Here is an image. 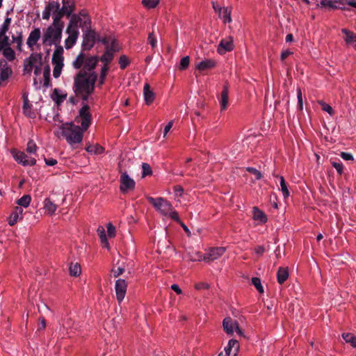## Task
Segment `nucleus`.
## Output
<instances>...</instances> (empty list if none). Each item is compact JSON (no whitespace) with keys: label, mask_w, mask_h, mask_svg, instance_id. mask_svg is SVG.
I'll use <instances>...</instances> for the list:
<instances>
[{"label":"nucleus","mask_w":356,"mask_h":356,"mask_svg":"<svg viewBox=\"0 0 356 356\" xmlns=\"http://www.w3.org/2000/svg\"><path fill=\"white\" fill-rule=\"evenodd\" d=\"M341 157L346 161H353V156L350 153L348 152H341L340 154Z\"/></svg>","instance_id":"obj_59"},{"label":"nucleus","mask_w":356,"mask_h":356,"mask_svg":"<svg viewBox=\"0 0 356 356\" xmlns=\"http://www.w3.org/2000/svg\"><path fill=\"white\" fill-rule=\"evenodd\" d=\"M42 33L40 28H34L29 33L26 40V45L31 51H34L36 49H40L38 42L42 40Z\"/></svg>","instance_id":"obj_10"},{"label":"nucleus","mask_w":356,"mask_h":356,"mask_svg":"<svg viewBox=\"0 0 356 356\" xmlns=\"http://www.w3.org/2000/svg\"><path fill=\"white\" fill-rule=\"evenodd\" d=\"M159 2L160 0H142L143 6L147 9L155 8Z\"/></svg>","instance_id":"obj_42"},{"label":"nucleus","mask_w":356,"mask_h":356,"mask_svg":"<svg viewBox=\"0 0 356 356\" xmlns=\"http://www.w3.org/2000/svg\"><path fill=\"white\" fill-rule=\"evenodd\" d=\"M147 200L161 215L179 222L177 212L174 210L172 205L168 201L163 197L154 198L152 197H148Z\"/></svg>","instance_id":"obj_5"},{"label":"nucleus","mask_w":356,"mask_h":356,"mask_svg":"<svg viewBox=\"0 0 356 356\" xmlns=\"http://www.w3.org/2000/svg\"><path fill=\"white\" fill-rule=\"evenodd\" d=\"M216 65V62L215 60L205 59L196 63V70L201 73L213 68Z\"/></svg>","instance_id":"obj_21"},{"label":"nucleus","mask_w":356,"mask_h":356,"mask_svg":"<svg viewBox=\"0 0 356 356\" xmlns=\"http://www.w3.org/2000/svg\"><path fill=\"white\" fill-rule=\"evenodd\" d=\"M148 42L152 48H154L157 44V40L153 33H150L148 35Z\"/></svg>","instance_id":"obj_56"},{"label":"nucleus","mask_w":356,"mask_h":356,"mask_svg":"<svg viewBox=\"0 0 356 356\" xmlns=\"http://www.w3.org/2000/svg\"><path fill=\"white\" fill-rule=\"evenodd\" d=\"M12 154L15 160L24 166H32L36 163L35 158L33 157L31 154L29 156L24 152L15 151H13Z\"/></svg>","instance_id":"obj_13"},{"label":"nucleus","mask_w":356,"mask_h":356,"mask_svg":"<svg viewBox=\"0 0 356 356\" xmlns=\"http://www.w3.org/2000/svg\"><path fill=\"white\" fill-rule=\"evenodd\" d=\"M38 147L33 140H29L26 145V152L30 154H35L37 152Z\"/></svg>","instance_id":"obj_45"},{"label":"nucleus","mask_w":356,"mask_h":356,"mask_svg":"<svg viewBox=\"0 0 356 356\" xmlns=\"http://www.w3.org/2000/svg\"><path fill=\"white\" fill-rule=\"evenodd\" d=\"M58 19L53 20L42 33V44L44 47H56L51 58L54 65L53 76L58 78L62 72L64 66L63 48L60 45L62 39L64 23H58Z\"/></svg>","instance_id":"obj_1"},{"label":"nucleus","mask_w":356,"mask_h":356,"mask_svg":"<svg viewBox=\"0 0 356 356\" xmlns=\"http://www.w3.org/2000/svg\"><path fill=\"white\" fill-rule=\"evenodd\" d=\"M62 4L61 11L63 12V15L71 17L73 15L72 13L75 9L74 0H62Z\"/></svg>","instance_id":"obj_23"},{"label":"nucleus","mask_w":356,"mask_h":356,"mask_svg":"<svg viewBox=\"0 0 356 356\" xmlns=\"http://www.w3.org/2000/svg\"><path fill=\"white\" fill-rule=\"evenodd\" d=\"M247 170L248 172H250V173H252V175H254L255 177V179L257 180L261 179V177H262L261 173L256 168L250 167V168H247Z\"/></svg>","instance_id":"obj_54"},{"label":"nucleus","mask_w":356,"mask_h":356,"mask_svg":"<svg viewBox=\"0 0 356 356\" xmlns=\"http://www.w3.org/2000/svg\"><path fill=\"white\" fill-rule=\"evenodd\" d=\"M23 218V209L21 207H15L14 211L10 214L8 219V224L13 226L18 220H22Z\"/></svg>","instance_id":"obj_26"},{"label":"nucleus","mask_w":356,"mask_h":356,"mask_svg":"<svg viewBox=\"0 0 356 356\" xmlns=\"http://www.w3.org/2000/svg\"><path fill=\"white\" fill-rule=\"evenodd\" d=\"M42 64V55L40 53L31 54L29 58L24 60V74L30 75L33 71L36 76L40 75Z\"/></svg>","instance_id":"obj_6"},{"label":"nucleus","mask_w":356,"mask_h":356,"mask_svg":"<svg viewBox=\"0 0 356 356\" xmlns=\"http://www.w3.org/2000/svg\"><path fill=\"white\" fill-rule=\"evenodd\" d=\"M104 42L105 44H106V49H108L109 51H111L113 53L118 51L119 47H118V43L116 42L115 40H113L111 41V44H109L108 42L106 41H104Z\"/></svg>","instance_id":"obj_49"},{"label":"nucleus","mask_w":356,"mask_h":356,"mask_svg":"<svg viewBox=\"0 0 356 356\" xmlns=\"http://www.w3.org/2000/svg\"><path fill=\"white\" fill-rule=\"evenodd\" d=\"M252 284L254 286L257 290L260 293H263L264 292L263 286L261 284V280L258 277H253L252 279Z\"/></svg>","instance_id":"obj_46"},{"label":"nucleus","mask_w":356,"mask_h":356,"mask_svg":"<svg viewBox=\"0 0 356 356\" xmlns=\"http://www.w3.org/2000/svg\"><path fill=\"white\" fill-rule=\"evenodd\" d=\"M142 169H143V177H145L147 175H150L152 173L151 167L148 163H143L142 164Z\"/></svg>","instance_id":"obj_52"},{"label":"nucleus","mask_w":356,"mask_h":356,"mask_svg":"<svg viewBox=\"0 0 356 356\" xmlns=\"http://www.w3.org/2000/svg\"><path fill=\"white\" fill-rule=\"evenodd\" d=\"M232 7H223L221 14H219L220 17L222 19L225 24L232 22Z\"/></svg>","instance_id":"obj_33"},{"label":"nucleus","mask_w":356,"mask_h":356,"mask_svg":"<svg viewBox=\"0 0 356 356\" xmlns=\"http://www.w3.org/2000/svg\"><path fill=\"white\" fill-rule=\"evenodd\" d=\"M319 6L329 8H342L339 5H338L337 1H334L332 0H321Z\"/></svg>","instance_id":"obj_39"},{"label":"nucleus","mask_w":356,"mask_h":356,"mask_svg":"<svg viewBox=\"0 0 356 356\" xmlns=\"http://www.w3.org/2000/svg\"><path fill=\"white\" fill-rule=\"evenodd\" d=\"M252 218L257 225L265 224L268 220L267 216L257 207L252 209Z\"/></svg>","instance_id":"obj_22"},{"label":"nucleus","mask_w":356,"mask_h":356,"mask_svg":"<svg viewBox=\"0 0 356 356\" xmlns=\"http://www.w3.org/2000/svg\"><path fill=\"white\" fill-rule=\"evenodd\" d=\"M229 87L227 84L223 86L222 91L219 98L221 111H225L228 106Z\"/></svg>","instance_id":"obj_27"},{"label":"nucleus","mask_w":356,"mask_h":356,"mask_svg":"<svg viewBox=\"0 0 356 356\" xmlns=\"http://www.w3.org/2000/svg\"><path fill=\"white\" fill-rule=\"evenodd\" d=\"M189 63H190V58L188 56L183 57L180 60L179 69L181 70H184L186 69L189 65Z\"/></svg>","instance_id":"obj_50"},{"label":"nucleus","mask_w":356,"mask_h":356,"mask_svg":"<svg viewBox=\"0 0 356 356\" xmlns=\"http://www.w3.org/2000/svg\"><path fill=\"white\" fill-rule=\"evenodd\" d=\"M12 74V70L8 62L4 59H0V82L6 81Z\"/></svg>","instance_id":"obj_19"},{"label":"nucleus","mask_w":356,"mask_h":356,"mask_svg":"<svg viewBox=\"0 0 356 356\" xmlns=\"http://www.w3.org/2000/svg\"><path fill=\"white\" fill-rule=\"evenodd\" d=\"M12 42L17 44V50L22 51V46L23 44V40H22V36L21 34H19L18 36L13 35L11 42Z\"/></svg>","instance_id":"obj_48"},{"label":"nucleus","mask_w":356,"mask_h":356,"mask_svg":"<svg viewBox=\"0 0 356 356\" xmlns=\"http://www.w3.org/2000/svg\"><path fill=\"white\" fill-rule=\"evenodd\" d=\"M24 105H23V113L28 117L33 118L35 117V113L31 109V105L29 104L27 96L23 95Z\"/></svg>","instance_id":"obj_31"},{"label":"nucleus","mask_w":356,"mask_h":356,"mask_svg":"<svg viewBox=\"0 0 356 356\" xmlns=\"http://www.w3.org/2000/svg\"><path fill=\"white\" fill-rule=\"evenodd\" d=\"M280 179V189L282 193V195L284 198H286L289 196V191L287 188V185L285 182V180L282 176H277Z\"/></svg>","instance_id":"obj_40"},{"label":"nucleus","mask_w":356,"mask_h":356,"mask_svg":"<svg viewBox=\"0 0 356 356\" xmlns=\"http://www.w3.org/2000/svg\"><path fill=\"white\" fill-rule=\"evenodd\" d=\"M97 232L99 234V236L101 240V243H102L103 248L108 250L110 248V246H109V243H108V241L106 238V235L105 229H104V227L99 226Z\"/></svg>","instance_id":"obj_32"},{"label":"nucleus","mask_w":356,"mask_h":356,"mask_svg":"<svg viewBox=\"0 0 356 356\" xmlns=\"http://www.w3.org/2000/svg\"><path fill=\"white\" fill-rule=\"evenodd\" d=\"M11 21L12 20L10 17H6L3 24L0 26V41L4 40V38L10 39L9 37L6 35V33L9 30Z\"/></svg>","instance_id":"obj_29"},{"label":"nucleus","mask_w":356,"mask_h":356,"mask_svg":"<svg viewBox=\"0 0 356 356\" xmlns=\"http://www.w3.org/2000/svg\"><path fill=\"white\" fill-rule=\"evenodd\" d=\"M187 256L189 259V260L192 261H204V255H202L200 252L197 251H192V252H187Z\"/></svg>","instance_id":"obj_36"},{"label":"nucleus","mask_w":356,"mask_h":356,"mask_svg":"<svg viewBox=\"0 0 356 356\" xmlns=\"http://www.w3.org/2000/svg\"><path fill=\"white\" fill-rule=\"evenodd\" d=\"M135 187V181L131 179L126 172H122L120 177V190L125 193L129 190L134 189Z\"/></svg>","instance_id":"obj_17"},{"label":"nucleus","mask_w":356,"mask_h":356,"mask_svg":"<svg viewBox=\"0 0 356 356\" xmlns=\"http://www.w3.org/2000/svg\"><path fill=\"white\" fill-rule=\"evenodd\" d=\"M124 272V268L123 266H118L117 265L113 266L111 270V273L114 277H118L122 275Z\"/></svg>","instance_id":"obj_47"},{"label":"nucleus","mask_w":356,"mask_h":356,"mask_svg":"<svg viewBox=\"0 0 356 356\" xmlns=\"http://www.w3.org/2000/svg\"><path fill=\"white\" fill-rule=\"evenodd\" d=\"M97 56H86L85 57L83 70L87 72H94L92 70L96 67L98 63Z\"/></svg>","instance_id":"obj_20"},{"label":"nucleus","mask_w":356,"mask_h":356,"mask_svg":"<svg viewBox=\"0 0 356 356\" xmlns=\"http://www.w3.org/2000/svg\"><path fill=\"white\" fill-rule=\"evenodd\" d=\"M239 350V343L236 339H230L225 347L224 351L218 354V356H236Z\"/></svg>","instance_id":"obj_16"},{"label":"nucleus","mask_w":356,"mask_h":356,"mask_svg":"<svg viewBox=\"0 0 356 356\" xmlns=\"http://www.w3.org/2000/svg\"><path fill=\"white\" fill-rule=\"evenodd\" d=\"M67 97V92L59 88H55L51 95L52 100L58 106L61 104L66 99Z\"/></svg>","instance_id":"obj_24"},{"label":"nucleus","mask_w":356,"mask_h":356,"mask_svg":"<svg viewBox=\"0 0 356 356\" xmlns=\"http://www.w3.org/2000/svg\"><path fill=\"white\" fill-rule=\"evenodd\" d=\"M289 277L287 268L280 267L277 273V279L279 284H283Z\"/></svg>","instance_id":"obj_34"},{"label":"nucleus","mask_w":356,"mask_h":356,"mask_svg":"<svg viewBox=\"0 0 356 356\" xmlns=\"http://www.w3.org/2000/svg\"><path fill=\"white\" fill-rule=\"evenodd\" d=\"M58 208V206L54 204L50 198H46L44 200V209L45 211V213L51 216L54 214L56 209Z\"/></svg>","instance_id":"obj_30"},{"label":"nucleus","mask_w":356,"mask_h":356,"mask_svg":"<svg viewBox=\"0 0 356 356\" xmlns=\"http://www.w3.org/2000/svg\"><path fill=\"white\" fill-rule=\"evenodd\" d=\"M113 59V53L106 49V52L101 56L100 60L104 63V65H108V64Z\"/></svg>","instance_id":"obj_37"},{"label":"nucleus","mask_w":356,"mask_h":356,"mask_svg":"<svg viewBox=\"0 0 356 356\" xmlns=\"http://www.w3.org/2000/svg\"><path fill=\"white\" fill-rule=\"evenodd\" d=\"M97 79V75L95 72L79 71L74 78L72 87L76 97L84 102L91 99Z\"/></svg>","instance_id":"obj_2"},{"label":"nucleus","mask_w":356,"mask_h":356,"mask_svg":"<svg viewBox=\"0 0 356 356\" xmlns=\"http://www.w3.org/2000/svg\"><path fill=\"white\" fill-rule=\"evenodd\" d=\"M109 70L108 65H104L101 69L100 76L106 77Z\"/></svg>","instance_id":"obj_64"},{"label":"nucleus","mask_w":356,"mask_h":356,"mask_svg":"<svg viewBox=\"0 0 356 356\" xmlns=\"http://www.w3.org/2000/svg\"><path fill=\"white\" fill-rule=\"evenodd\" d=\"M107 232L110 237H114L115 235V228L111 223L107 225Z\"/></svg>","instance_id":"obj_58"},{"label":"nucleus","mask_w":356,"mask_h":356,"mask_svg":"<svg viewBox=\"0 0 356 356\" xmlns=\"http://www.w3.org/2000/svg\"><path fill=\"white\" fill-rule=\"evenodd\" d=\"M81 266L78 263L71 264L70 266V273L72 276L77 277L81 274Z\"/></svg>","instance_id":"obj_43"},{"label":"nucleus","mask_w":356,"mask_h":356,"mask_svg":"<svg viewBox=\"0 0 356 356\" xmlns=\"http://www.w3.org/2000/svg\"><path fill=\"white\" fill-rule=\"evenodd\" d=\"M89 106L85 104L79 111L77 122L81 124V129L86 131L91 123V114L89 111Z\"/></svg>","instance_id":"obj_11"},{"label":"nucleus","mask_w":356,"mask_h":356,"mask_svg":"<svg viewBox=\"0 0 356 356\" xmlns=\"http://www.w3.org/2000/svg\"><path fill=\"white\" fill-rule=\"evenodd\" d=\"M234 49L233 38L228 36L222 39L218 47V52L220 54H224L227 51H230Z\"/></svg>","instance_id":"obj_18"},{"label":"nucleus","mask_w":356,"mask_h":356,"mask_svg":"<svg viewBox=\"0 0 356 356\" xmlns=\"http://www.w3.org/2000/svg\"><path fill=\"white\" fill-rule=\"evenodd\" d=\"M341 32L344 34L343 40L346 44L356 49V34L346 29H343Z\"/></svg>","instance_id":"obj_25"},{"label":"nucleus","mask_w":356,"mask_h":356,"mask_svg":"<svg viewBox=\"0 0 356 356\" xmlns=\"http://www.w3.org/2000/svg\"><path fill=\"white\" fill-rule=\"evenodd\" d=\"M225 250L224 247L209 248L204 255V261L209 262L218 259L225 252Z\"/></svg>","instance_id":"obj_15"},{"label":"nucleus","mask_w":356,"mask_h":356,"mask_svg":"<svg viewBox=\"0 0 356 356\" xmlns=\"http://www.w3.org/2000/svg\"><path fill=\"white\" fill-rule=\"evenodd\" d=\"M51 15H52L53 20L58 19V23H63L61 19L64 15L61 11L60 3L58 1H49L44 7L42 15V19L49 20Z\"/></svg>","instance_id":"obj_7"},{"label":"nucleus","mask_w":356,"mask_h":356,"mask_svg":"<svg viewBox=\"0 0 356 356\" xmlns=\"http://www.w3.org/2000/svg\"><path fill=\"white\" fill-rule=\"evenodd\" d=\"M297 98H298V107L300 110H302V106H303V102H302V91L300 88H298L297 89Z\"/></svg>","instance_id":"obj_57"},{"label":"nucleus","mask_w":356,"mask_h":356,"mask_svg":"<svg viewBox=\"0 0 356 356\" xmlns=\"http://www.w3.org/2000/svg\"><path fill=\"white\" fill-rule=\"evenodd\" d=\"M104 147L97 144L89 145L86 148V151L88 153L94 154H101L104 152Z\"/></svg>","instance_id":"obj_35"},{"label":"nucleus","mask_w":356,"mask_h":356,"mask_svg":"<svg viewBox=\"0 0 356 356\" xmlns=\"http://www.w3.org/2000/svg\"><path fill=\"white\" fill-rule=\"evenodd\" d=\"M129 59L126 56H121L119 59V65L121 69H124L129 65Z\"/></svg>","instance_id":"obj_53"},{"label":"nucleus","mask_w":356,"mask_h":356,"mask_svg":"<svg viewBox=\"0 0 356 356\" xmlns=\"http://www.w3.org/2000/svg\"><path fill=\"white\" fill-rule=\"evenodd\" d=\"M173 126V121L171 120L170 121L165 127L164 128V130H163V136L165 137L166 135L168 134V133L170 131V130L171 129V128Z\"/></svg>","instance_id":"obj_61"},{"label":"nucleus","mask_w":356,"mask_h":356,"mask_svg":"<svg viewBox=\"0 0 356 356\" xmlns=\"http://www.w3.org/2000/svg\"><path fill=\"white\" fill-rule=\"evenodd\" d=\"M83 131L77 125L73 123L62 124L57 130L54 131V134L58 138H65L70 145L79 143L83 139Z\"/></svg>","instance_id":"obj_4"},{"label":"nucleus","mask_w":356,"mask_h":356,"mask_svg":"<svg viewBox=\"0 0 356 356\" xmlns=\"http://www.w3.org/2000/svg\"><path fill=\"white\" fill-rule=\"evenodd\" d=\"M184 193V189L181 186L175 187V195L177 197H181Z\"/></svg>","instance_id":"obj_63"},{"label":"nucleus","mask_w":356,"mask_h":356,"mask_svg":"<svg viewBox=\"0 0 356 356\" xmlns=\"http://www.w3.org/2000/svg\"><path fill=\"white\" fill-rule=\"evenodd\" d=\"M128 287L127 282L124 279H118L115 283V298L119 305L125 298Z\"/></svg>","instance_id":"obj_12"},{"label":"nucleus","mask_w":356,"mask_h":356,"mask_svg":"<svg viewBox=\"0 0 356 356\" xmlns=\"http://www.w3.org/2000/svg\"><path fill=\"white\" fill-rule=\"evenodd\" d=\"M31 200V196L29 195H25L17 201V204L21 207L26 208L29 206Z\"/></svg>","instance_id":"obj_44"},{"label":"nucleus","mask_w":356,"mask_h":356,"mask_svg":"<svg viewBox=\"0 0 356 356\" xmlns=\"http://www.w3.org/2000/svg\"><path fill=\"white\" fill-rule=\"evenodd\" d=\"M90 17L88 13L82 10L78 14L73 15L66 29L67 38L65 40L64 44L66 49L72 48L77 42L79 36V29L88 28L89 26Z\"/></svg>","instance_id":"obj_3"},{"label":"nucleus","mask_w":356,"mask_h":356,"mask_svg":"<svg viewBox=\"0 0 356 356\" xmlns=\"http://www.w3.org/2000/svg\"><path fill=\"white\" fill-rule=\"evenodd\" d=\"M332 166L336 169L339 175H341L343 172V165L341 162H332Z\"/></svg>","instance_id":"obj_55"},{"label":"nucleus","mask_w":356,"mask_h":356,"mask_svg":"<svg viewBox=\"0 0 356 356\" xmlns=\"http://www.w3.org/2000/svg\"><path fill=\"white\" fill-rule=\"evenodd\" d=\"M342 337L346 343H349L352 347L356 348V337L355 335L351 333H343Z\"/></svg>","instance_id":"obj_41"},{"label":"nucleus","mask_w":356,"mask_h":356,"mask_svg":"<svg viewBox=\"0 0 356 356\" xmlns=\"http://www.w3.org/2000/svg\"><path fill=\"white\" fill-rule=\"evenodd\" d=\"M222 326L225 332L229 335L232 334L234 331L240 336L243 334L242 330L238 327V323L230 317H227L223 320Z\"/></svg>","instance_id":"obj_14"},{"label":"nucleus","mask_w":356,"mask_h":356,"mask_svg":"<svg viewBox=\"0 0 356 356\" xmlns=\"http://www.w3.org/2000/svg\"><path fill=\"white\" fill-rule=\"evenodd\" d=\"M0 54L3 56L4 60L13 63L16 60V54L11 47V40L4 38V40L0 41Z\"/></svg>","instance_id":"obj_8"},{"label":"nucleus","mask_w":356,"mask_h":356,"mask_svg":"<svg viewBox=\"0 0 356 356\" xmlns=\"http://www.w3.org/2000/svg\"><path fill=\"white\" fill-rule=\"evenodd\" d=\"M144 99L147 105H150L154 100L155 93L150 89L149 83H146L143 88Z\"/></svg>","instance_id":"obj_28"},{"label":"nucleus","mask_w":356,"mask_h":356,"mask_svg":"<svg viewBox=\"0 0 356 356\" xmlns=\"http://www.w3.org/2000/svg\"><path fill=\"white\" fill-rule=\"evenodd\" d=\"M85 57L86 55L82 53L78 55L76 59L72 62V66L74 68L80 69L81 67H83Z\"/></svg>","instance_id":"obj_38"},{"label":"nucleus","mask_w":356,"mask_h":356,"mask_svg":"<svg viewBox=\"0 0 356 356\" xmlns=\"http://www.w3.org/2000/svg\"><path fill=\"white\" fill-rule=\"evenodd\" d=\"M209 288V285L205 282H200L195 284V289L197 290L207 289Z\"/></svg>","instance_id":"obj_62"},{"label":"nucleus","mask_w":356,"mask_h":356,"mask_svg":"<svg viewBox=\"0 0 356 356\" xmlns=\"http://www.w3.org/2000/svg\"><path fill=\"white\" fill-rule=\"evenodd\" d=\"M83 31L82 47L85 50H90L95 44L96 33L91 29V19H90L89 26L86 29H81Z\"/></svg>","instance_id":"obj_9"},{"label":"nucleus","mask_w":356,"mask_h":356,"mask_svg":"<svg viewBox=\"0 0 356 356\" xmlns=\"http://www.w3.org/2000/svg\"><path fill=\"white\" fill-rule=\"evenodd\" d=\"M318 104L321 106V108L323 111L328 113L330 115H333V109L329 104L322 101H319Z\"/></svg>","instance_id":"obj_51"},{"label":"nucleus","mask_w":356,"mask_h":356,"mask_svg":"<svg viewBox=\"0 0 356 356\" xmlns=\"http://www.w3.org/2000/svg\"><path fill=\"white\" fill-rule=\"evenodd\" d=\"M265 252V248L263 245L257 246L254 248V252L258 256H261Z\"/></svg>","instance_id":"obj_60"}]
</instances>
